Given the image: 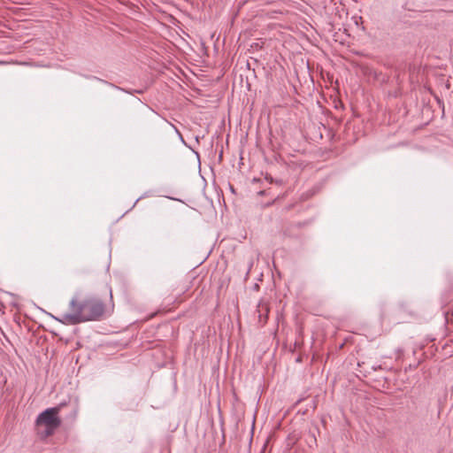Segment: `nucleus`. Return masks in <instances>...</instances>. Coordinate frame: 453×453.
<instances>
[{
  "label": "nucleus",
  "mask_w": 453,
  "mask_h": 453,
  "mask_svg": "<svg viewBox=\"0 0 453 453\" xmlns=\"http://www.w3.org/2000/svg\"><path fill=\"white\" fill-rule=\"evenodd\" d=\"M59 411V406L48 408L37 416L35 420L36 426L38 428L44 426L43 430L38 432L42 438H47L52 435L60 426L61 419L58 417Z\"/></svg>",
  "instance_id": "nucleus-1"
},
{
  "label": "nucleus",
  "mask_w": 453,
  "mask_h": 453,
  "mask_svg": "<svg viewBox=\"0 0 453 453\" xmlns=\"http://www.w3.org/2000/svg\"><path fill=\"white\" fill-rule=\"evenodd\" d=\"M70 312L63 313L59 317L53 316V319L64 325H77L85 322L78 317L80 314L85 316V300L78 301L76 297L72 298L69 303Z\"/></svg>",
  "instance_id": "nucleus-2"
},
{
  "label": "nucleus",
  "mask_w": 453,
  "mask_h": 453,
  "mask_svg": "<svg viewBox=\"0 0 453 453\" xmlns=\"http://www.w3.org/2000/svg\"><path fill=\"white\" fill-rule=\"evenodd\" d=\"M104 312V303L96 298H88L85 300V316L78 317L81 319H85L86 321L90 320H97L99 319Z\"/></svg>",
  "instance_id": "nucleus-3"
},
{
  "label": "nucleus",
  "mask_w": 453,
  "mask_h": 453,
  "mask_svg": "<svg viewBox=\"0 0 453 453\" xmlns=\"http://www.w3.org/2000/svg\"><path fill=\"white\" fill-rule=\"evenodd\" d=\"M176 132L179 134V136H180V138L181 142H182L183 143H185V142H184V140H183V137H182V135L180 134V133L178 130H176Z\"/></svg>",
  "instance_id": "nucleus-4"
}]
</instances>
